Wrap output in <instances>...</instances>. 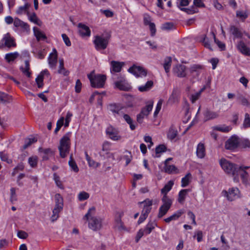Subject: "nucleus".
<instances>
[{"label":"nucleus","instance_id":"obj_1","mask_svg":"<svg viewBox=\"0 0 250 250\" xmlns=\"http://www.w3.org/2000/svg\"><path fill=\"white\" fill-rule=\"evenodd\" d=\"M96 208L92 207L90 208L87 213L83 216V219L88 221V228L93 231L100 229L102 226V219L95 216Z\"/></svg>","mask_w":250,"mask_h":250},{"label":"nucleus","instance_id":"obj_2","mask_svg":"<svg viewBox=\"0 0 250 250\" xmlns=\"http://www.w3.org/2000/svg\"><path fill=\"white\" fill-rule=\"evenodd\" d=\"M219 163L224 171L227 174L233 177L234 182L238 183L239 182L238 165L233 164L224 158L220 159Z\"/></svg>","mask_w":250,"mask_h":250},{"label":"nucleus","instance_id":"obj_3","mask_svg":"<svg viewBox=\"0 0 250 250\" xmlns=\"http://www.w3.org/2000/svg\"><path fill=\"white\" fill-rule=\"evenodd\" d=\"M71 133H66L60 140L58 149L61 157L65 158L69 152L70 148V139Z\"/></svg>","mask_w":250,"mask_h":250},{"label":"nucleus","instance_id":"obj_4","mask_svg":"<svg viewBox=\"0 0 250 250\" xmlns=\"http://www.w3.org/2000/svg\"><path fill=\"white\" fill-rule=\"evenodd\" d=\"M162 200L163 205L160 207L158 214V217L159 218H162L167 214L172 203V200L169 199L167 196H164Z\"/></svg>","mask_w":250,"mask_h":250},{"label":"nucleus","instance_id":"obj_5","mask_svg":"<svg viewBox=\"0 0 250 250\" xmlns=\"http://www.w3.org/2000/svg\"><path fill=\"white\" fill-rule=\"evenodd\" d=\"M128 72L137 77H146L147 76L146 69L141 65L133 64L128 69Z\"/></svg>","mask_w":250,"mask_h":250},{"label":"nucleus","instance_id":"obj_6","mask_svg":"<svg viewBox=\"0 0 250 250\" xmlns=\"http://www.w3.org/2000/svg\"><path fill=\"white\" fill-rule=\"evenodd\" d=\"M153 105L152 101H148L146 105L142 109L140 113L137 116V121L139 123H142L143 119L149 115L152 109Z\"/></svg>","mask_w":250,"mask_h":250},{"label":"nucleus","instance_id":"obj_7","mask_svg":"<svg viewBox=\"0 0 250 250\" xmlns=\"http://www.w3.org/2000/svg\"><path fill=\"white\" fill-rule=\"evenodd\" d=\"M94 43L97 50L104 49L108 43V38L103 36H96L95 37Z\"/></svg>","mask_w":250,"mask_h":250},{"label":"nucleus","instance_id":"obj_8","mask_svg":"<svg viewBox=\"0 0 250 250\" xmlns=\"http://www.w3.org/2000/svg\"><path fill=\"white\" fill-rule=\"evenodd\" d=\"M239 140L236 136H232L227 140L225 143V147L226 149L233 150L239 146Z\"/></svg>","mask_w":250,"mask_h":250},{"label":"nucleus","instance_id":"obj_9","mask_svg":"<svg viewBox=\"0 0 250 250\" xmlns=\"http://www.w3.org/2000/svg\"><path fill=\"white\" fill-rule=\"evenodd\" d=\"M236 47L242 54L246 56H250V47L246 44L243 40L238 41L236 44Z\"/></svg>","mask_w":250,"mask_h":250},{"label":"nucleus","instance_id":"obj_10","mask_svg":"<svg viewBox=\"0 0 250 250\" xmlns=\"http://www.w3.org/2000/svg\"><path fill=\"white\" fill-rule=\"evenodd\" d=\"M2 45L8 48L16 46L15 39L9 33L5 34L1 40Z\"/></svg>","mask_w":250,"mask_h":250},{"label":"nucleus","instance_id":"obj_11","mask_svg":"<svg viewBox=\"0 0 250 250\" xmlns=\"http://www.w3.org/2000/svg\"><path fill=\"white\" fill-rule=\"evenodd\" d=\"M222 193L227 199L230 201H233L239 197V190L236 188H230L228 191H223Z\"/></svg>","mask_w":250,"mask_h":250},{"label":"nucleus","instance_id":"obj_12","mask_svg":"<svg viewBox=\"0 0 250 250\" xmlns=\"http://www.w3.org/2000/svg\"><path fill=\"white\" fill-rule=\"evenodd\" d=\"M119 130L118 129L109 126L106 129V134L109 138L113 141H118L121 139V137L119 134Z\"/></svg>","mask_w":250,"mask_h":250},{"label":"nucleus","instance_id":"obj_13","mask_svg":"<svg viewBox=\"0 0 250 250\" xmlns=\"http://www.w3.org/2000/svg\"><path fill=\"white\" fill-rule=\"evenodd\" d=\"M57 51L56 49L54 48L53 51L49 54L48 58V62L49 67L52 69L56 67L57 62Z\"/></svg>","mask_w":250,"mask_h":250},{"label":"nucleus","instance_id":"obj_14","mask_svg":"<svg viewBox=\"0 0 250 250\" xmlns=\"http://www.w3.org/2000/svg\"><path fill=\"white\" fill-rule=\"evenodd\" d=\"M110 64L111 72L118 73L121 71L122 67L125 65V63L123 62L112 61L110 62Z\"/></svg>","mask_w":250,"mask_h":250},{"label":"nucleus","instance_id":"obj_15","mask_svg":"<svg viewBox=\"0 0 250 250\" xmlns=\"http://www.w3.org/2000/svg\"><path fill=\"white\" fill-rule=\"evenodd\" d=\"M79 33L82 37H89L91 35V31L89 28L86 25L80 23L78 24Z\"/></svg>","mask_w":250,"mask_h":250},{"label":"nucleus","instance_id":"obj_16","mask_svg":"<svg viewBox=\"0 0 250 250\" xmlns=\"http://www.w3.org/2000/svg\"><path fill=\"white\" fill-rule=\"evenodd\" d=\"M115 87L123 91H129L131 88V85L127 83L125 79H121L115 82Z\"/></svg>","mask_w":250,"mask_h":250},{"label":"nucleus","instance_id":"obj_17","mask_svg":"<svg viewBox=\"0 0 250 250\" xmlns=\"http://www.w3.org/2000/svg\"><path fill=\"white\" fill-rule=\"evenodd\" d=\"M139 204L144 205V208L141 214L145 215L147 217L148 214L151 210V206L152 205V200L146 199L143 202H139Z\"/></svg>","mask_w":250,"mask_h":250},{"label":"nucleus","instance_id":"obj_18","mask_svg":"<svg viewBox=\"0 0 250 250\" xmlns=\"http://www.w3.org/2000/svg\"><path fill=\"white\" fill-rule=\"evenodd\" d=\"M186 67L182 64H178L173 67V71L178 77H185L186 76Z\"/></svg>","mask_w":250,"mask_h":250},{"label":"nucleus","instance_id":"obj_19","mask_svg":"<svg viewBox=\"0 0 250 250\" xmlns=\"http://www.w3.org/2000/svg\"><path fill=\"white\" fill-rule=\"evenodd\" d=\"M229 33L233 36L234 39H242L243 33L242 31L237 27L231 25L229 27Z\"/></svg>","mask_w":250,"mask_h":250},{"label":"nucleus","instance_id":"obj_20","mask_svg":"<svg viewBox=\"0 0 250 250\" xmlns=\"http://www.w3.org/2000/svg\"><path fill=\"white\" fill-rule=\"evenodd\" d=\"M14 25L16 27H20L24 32H28L30 31V27L29 25L21 21L18 18H16L14 20Z\"/></svg>","mask_w":250,"mask_h":250},{"label":"nucleus","instance_id":"obj_21","mask_svg":"<svg viewBox=\"0 0 250 250\" xmlns=\"http://www.w3.org/2000/svg\"><path fill=\"white\" fill-rule=\"evenodd\" d=\"M21 70L24 76L29 78L31 75V71L30 68L29 62L25 60L21 67Z\"/></svg>","mask_w":250,"mask_h":250},{"label":"nucleus","instance_id":"obj_22","mask_svg":"<svg viewBox=\"0 0 250 250\" xmlns=\"http://www.w3.org/2000/svg\"><path fill=\"white\" fill-rule=\"evenodd\" d=\"M204 119L205 121L217 118L219 115L217 112L206 109L203 113Z\"/></svg>","mask_w":250,"mask_h":250},{"label":"nucleus","instance_id":"obj_23","mask_svg":"<svg viewBox=\"0 0 250 250\" xmlns=\"http://www.w3.org/2000/svg\"><path fill=\"white\" fill-rule=\"evenodd\" d=\"M184 212L185 210L183 209L178 210L170 216L165 218L164 221L166 223H169L171 221L177 220L184 213Z\"/></svg>","mask_w":250,"mask_h":250},{"label":"nucleus","instance_id":"obj_24","mask_svg":"<svg viewBox=\"0 0 250 250\" xmlns=\"http://www.w3.org/2000/svg\"><path fill=\"white\" fill-rule=\"evenodd\" d=\"M196 153L197 156L199 158L202 159L205 157L206 155V149L203 143L201 142L198 144Z\"/></svg>","mask_w":250,"mask_h":250},{"label":"nucleus","instance_id":"obj_25","mask_svg":"<svg viewBox=\"0 0 250 250\" xmlns=\"http://www.w3.org/2000/svg\"><path fill=\"white\" fill-rule=\"evenodd\" d=\"M92 87L100 88L103 87L105 84V79H89Z\"/></svg>","mask_w":250,"mask_h":250},{"label":"nucleus","instance_id":"obj_26","mask_svg":"<svg viewBox=\"0 0 250 250\" xmlns=\"http://www.w3.org/2000/svg\"><path fill=\"white\" fill-rule=\"evenodd\" d=\"M164 169L165 172L168 174H176L179 172L178 169L175 166L168 165L167 161H165Z\"/></svg>","mask_w":250,"mask_h":250},{"label":"nucleus","instance_id":"obj_27","mask_svg":"<svg viewBox=\"0 0 250 250\" xmlns=\"http://www.w3.org/2000/svg\"><path fill=\"white\" fill-rule=\"evenodd\" d=\"M111 143L108 141H104L102 145V151L100 152L101 156L105 157L107 153L111 150Z\"/></svg>","mask_w":250,"mask_h":250},{"label":"nucleus","instance_id":"obj_28","mask_svg":"<svg viewBox=\"0 0 250 250\" xmlns=\"http://www.w3.org/2000/svg\"><path fill=\"white\" fill-rule=\"evenodd\" d=\"M39 152L43 153L42 159L44 160H47L49 157L53 155V151L49 148H43L40 147L39 149Z\"/></svg>","mask_w":250,"mask_h":250},{"label":"nucleus","instance_id":"obj_29","mask_svg":"<svg viewBox=\"0 0 250 250\" xmlns=\"http://www.w3.org/2000/svg\"><path fill=\"white\" fill-rule=\"evenodd\" d=\"M157 224L154 221H150L146 225L145 228L143 229L145 235H148L151 233L153 229L156 227Z\"/></svg>","mask_w":250,"mask_h":250},{"label":"nucleus","instance_id":"obj_30","mask_svg":"<svg viewBox=\"0 0 250 250\" xmlns=\"http://www.w3.org/2000/svg\"><path fill=\"white\" fill-rule=\"evenodd\" d=\"M180 92L177 89H174L168 99V102L174 104L178 101Z\"/></svg>","mask_w":250,"mask_h":250},{"label":"nucleus","instance_id":"obj_31","mask_svg":"<svg viewBox=\"0 0 250 250\" xmlns=\"http://www.w3.org/2000/svg\"><path fill=\"white\" fill-rule=\"evenodd\" d=\"M33 32L38 41L45 40L46 37L45 34L36 27H33Z\"/></svg>","mask_w":250,"mask_h":250},{"label":"nucleus","instance_id":"obj_32","mask_svg":"<svg viewBox=\"0 0 250 250\" xmlns=\"http://www.w3.org/2000/svg\"><path fill=\"white\" fill-rule=\"evenodd\" d=\"M189 191V189H182L180 191L178 194V201L179 203L181 204H183L185 198L188 194V193Z\"/></svg>","mask_w":250,"mask_h":250},{"label":"nucleus","instance_id":"obj_33","mask_svg":"<svg viewBox=\"0 0 250 250\" xmlns=\"http://www.w3.org/2000/svg\"><path fill=\"white\" fill-rule=\"evenodd\" d=\"M63 207H60L55 206L53 210V214L51 217L52 222L56 221L59 217V213L62 210Z\"/></svg>","mask_w":250,"mask_h":250},{"label":"nucleus","instance_id":"obj_34","mask_svg":"<svg viewBox=\"0 0 250 250\" xmlns=\"http://www.w3.org/2000/svg\"><path fill=\"white\" fill-rule=\"evenodd\" d=\"M12 101L11 96L6 93L0 91V103H9Z\"/></svg>","mask_w":250,"mask_h":250},{"label":"nucleus","instance_id":"obj_35","mask_svg":"<svg viewBox=\"0 0 250 250\" xmlns=\"http://www.w3.org/2000/svg\"><path fill=\"white\" fill-rule=\"evenodd\" d=\"M153 85V82L152 81H147L145 85H142L138 87V89L141 92H145L148 91L151 88Z\"/></svg>","mask_w":250,"mask_h":250},{"label":"nucleus","instance_id":"obj_36","mask_svg":"<svg viewBox=\"0 0 250 250\" xmlns=\"http://www.w3.org/2000/svg\"><path fill=\"white\" fill-rule=\"evenodd\" d=\"M29 20L38 26H42V21L37 17L35 13H33L28 16Z\"/></svg>","mask_w":250,"mask_h":250},{"label":"nucleus","instance_id":"obj_37","mask_svg":"<svg viewBox=\"0 0 250 250\" xmlns=\"http://www.w3.org/2000/svg\"><path fill=\"white\" fill-rule=\"evenodd\" d=\"M123 213H120L119 216L115 219V227L119 230L125 229V227L123 225V223L121 220V217Z\"/></svg>","mask_w":250,"mask_h":250},{"label":"nucleus","instance_id":"obj_38","mask_svg":"<svg viewBox=\"0 0 250 250\" xmlns=\"http://www.w3.org/2000/svg\"><path fill=\"white\" fill-rule=\"evenodd\" d=\"M59 69L58 72L60 74H62L63 76H67L68 75L69 71L66 70L63 66V61L62 59L59 60Z\"/></svg>","mask_w":250,"mask_h":250},{"label":"nucleus","instance_id":"obj_39","mask_svg":"<svg viewBox=\"0 0 250 250\" xmlns=\"http://www.w3.org/2000/svg\"><path fill=\"white\" fill-rule=\"evenodd\" d=\"M124 120L129 125L130 128L133 130L136 128V125L134 124V122L132 118L127 114H124L123 116Z\"/></svg>","mask_w":250,"mask_h":250},{"label":"nucleus","instance_id":"obj_40","mask_svg":"<svg viewBox=\"0 0 250 250\" xmlns=\"http://www.w3.org/2000/svg\"><path fill=\"white\" fill-rule=\"evenodd\" d=\"M240 175L242 183L244 184H248V178L249 177V174L246 171L240 170L239 171V174Z\"/></svg>","mask_w":250,"mask_h":250},{"label":"nucleus","instance_id":"obj_41","mask_svg":"<svg viewBox=\"0 0 250 250\" xmlns=\"http://www.w3.org/2000/svg\"><path fill=\"white\" fill-rule=\"evenodd\" d=\"M174 183L172 181H169L167 184L161 189V192L164 196H167V193L170 190Z\"/></svg>","mask_w":250,"mask_h":250},{"label":"nucleus","instance_id":"obj_42","mask_svg":"<svg viewBox=\"0 0 250 250\" xmlns=\"http://www.w3.org/2000/svg\"><path fill=\"white\" fill-rule=\"evenodd\" d=\"M178 132L177 129L172 126L167 133V137L170 140H173L177 136Z\"/></svg>","mask_w":250,"mask_h":250},{"label":"nucleus","instance_id":"obj_43","mask_svg":"<svg viewBox=\"0 0 250 250\" xmlns=\"http://www.w3.org/2000/svg\"><path fill=\"white\" fill-rule=\"evenodd\" d=\"M231 128L230 126H227L225 125L216 126L214 127V129L223 132H228L231 130Z\"/></svg>","mask_w":250,"mask_h":250},{"label":"nucleus","instance_id":"obj_44","mask_svg":"<svg viewBox=\"0 0 250 250\" xmlns=\"http://www.w3.org/2000/svg\"><path fill=\"white\" fill-rule=\"evenodd\" d=\"M55 206L60 207H63V199L60 194H56L55 196Z\"/></svg>","mask_w":250,"mask_h":250},{"label":"nucleus","instance_id":"obj_45","mask_svg":"<svg viewBox=\"0 0 250 250\" xmlns=\"http://www.w3.org/2000/svg\"><path fill=\"white\" fill-rule=\"evenodd\" d=\"M191 177V175L190 173H188L181 180V186L185 187L187 186L189 183V179Z\"/></svg>","mask_w":250,"mask_h":250},{"label":"nucleus","instance_id":"obj_46","mask_svg":"<svg viewBox=\"0 0 250 250\" xmlns=\"http://www.w3.org/2000/svg\"><path fill=\"white\" fill-rule=\"evenodd\" d=\"M68 164L70 167L71 168L72 170H73L74 172H78L79 171V168L75 161L72 159V155L70 157Z\"/></svg>","mask_w":250,"mask_h":250},{"label":"nucleus","instance_id":"obj_47","mask_svg":"<svg viewBox=\"0 0 250 250\" xmlns=\"http://www.w3.org/2000/svg\"><path fill=\"white\" fill-rule=\"evenodd\" d=\"M19 54L17 52L8 53L5 55V59L7 62H10L14 61L18 57Z\"/></svg>","mask_w":250,"mask_h":250},{"label":"nucleus","instance_id":"obj_48","mask_svg":"<svg viewBox=\"0 0 250 250\" xmlns=\"http://www.w3.org/2000/svg\"><path fill=\"white\" fill-rule=\"evenodd\" d=\"M205 90V88H202L198 92L191 96L190 100L192 103H195L200 97L201 94Z\"/></svg>","mask_w":250,"mask_h":250},{"label":"nucleus","instance_id":"obj_49","mask_svg":"<svg viewBox=\"0 0 250 250\" xmlns=\"http://www.w3.org/2000/svg\"><path fill=\"white\" fill-rule=\"evenodd\" d=\"M89 197V194L85 191L80 192L78 195V198L80 201L87 200Z\"/></svg>","mask_w":250,"mask_h":250},{"label":"nucleus","instance_id":"obj_50","mask_svg":"<svg viewBox=\"0 0 250 250\" xmlns=\"http://www.w3.org/2000/svg\"><path fill=\"white\" fill-rule=\"evenodd\" d=\"M37 141V139H36L35 137L26 139L25 141V144L23 146V148L24 149H26L31 144L36 142Z\"/></svg>","mask_w":250,"mask_h":250},{"label":"nucleus","instance_id":"obj_51","mask_svg":"<svg viewBox=\"0 0 250 250\" xmlns=\"http://www.w3.org/2000/svg\"><path fill=\"white\" fill-rule=\"evenodd\" d=\"M37 163L38 157L36 156H33L29 158L28 163L31 167H35L37 165Z\"/></svg>","mask_w":250,"mask_h":250},{"label":"nucleus","instance_id":"obj_52","mask_svg":"<svg viewBox=\"0 0 250 250\" xmlns=\"http://www.w3.org/2000/svg\"><path fill=\"white\" fill-rule=\"evenodd\" d=\"M29 6L30 4L28 3H26L23 6L19 7L17 9L16 13L18 14H21L25 12Z\"/></svg>","mask_w":250,"mask_h":250},{"label":"nucleus","instance_id":"obj_53","mask_svg":"<svg viewBox=\"0 0 250 250\" xmlns=\"http://www.w3.org/2000/svg\"><path fill=\"white\" fill-rule=\"evenodd\" d=\"M0 158L2 161H5L8 164H11L12 163V160L9 159L7 154L4 152H0Z\"/></svg>","mask_w":250,"mask_h":250},{"label":"nucleus","instance_id":"obj_54","mask_svg":"<svg viewBox=\"0 0 250 250\" xmlns=\"http://www.w3.org/2000/svg\"><path fill=\"white\" fill-rule=\"evenodd\" d=\"M171 64V58H167L164 63V67L166 72L167 73L169 71Z\"/></svg>","mask_w":250,"mask_h":250},{"label":"nucleus","instance_id":"obj_55","mask_svg":"<svg viewBox=\"0 0 250 250\" xmlns=\"http://www.w3.org/2000/svg\"><path fill=\"white\" fill-rule=\"evenodd\" d=\"M239 145L244 148H250V141L248 139L242 140Z\"/></svg>","mask_w":250,"mask_h":250},{"label":"nucleus","instance_id":"obj_56","mask_svg":"<svg viewBox=\"0 0 250 250\" xmlns=\"http://www.w3.org/2000/svg\"><path fill=\"white\" fill-rule=\"evenodd\" d=\"M243 126L245 128L250 127V117L249 114L248 113L245 114Z\"/></svg>","mask_w":250,"mask_h":250},{"label":"nucleus","instance_id":"obj_57","mask_svg":"<svg viewBox=\"0 0 250 250\" xmlns=\"http://www.w3.org/2000/svg\"><path fill=\"white\" fill-rule=\"evenodd\" d=\"M125 154L123 156V158L125 160L126 164L125 165H128L130 162H131L132 159V155L130 152L126 151L125 152Z\"/></svg>","mask_w":250,"mask_h":250},{"label":"nucleus","instance_id":"obj_58","mask_svg":"<svg viewBox=\"0 0 250 250\" xmlns=\"http://www.w3.org/2000/svg\"><path fill=\"white\" fill-rule=\"evenodd\" d=\"M64 118L62 117L59 120L57 123V126L55 129V133H57L58 131L60 129L62 126L63 125Z\"/></svg>","mask_w":250,"mask_h":250},{"label":"nucleus","instance_id":"obj_59","mask_svg":"<svg viewBox=\"0 0 250 250\" xmlns=\"http://www.w3.org/2000/svg\"><path fill=\"white\" fill-rule=\"evenodd\" d=\"M88 78H105V76L103 74H98L96 75L95 71L93 70L89 74H87Z\"/></svg>","mask_w":250,"mask_h":250},{"label":"nucleus","instance_id":"obj_60","mask_svg":"<svg viewBox=\"0 0 250 250\" xmlns=\"http://www.w3.org/2000/svg\"><path fill=\"white\" fill-rule=\"evenodd\" d=\"M53 179L57 185V186L61 188H63V187L62 184V182L60 181V177L56 174H53Z\"/></svg>","mask_w":250,"mask_h":250},{"label":"nucleus","instance_id":"obj_61","mask_svg":"<svg viewBox=\"0 0 250 250\" xmlns=\"http://www.w3.org/2000/svg\"><path fill=\"white\" fill-rule=\"evenodd\" d=\"M174 24L172 22H166L163 24L162 29L164 30H169L173 29Z\"/></svg>","mask_w":250,"mask_h":250},{"label":"nucleus","instance_id":"obj_62","mask_svg":"<svg viewBox=\"0 0 250 250\" xmlns=\"http://www.w3.org/2000/svg\"><path fill=\"white\" fill-rule=\"evenodd\" d=\"M236 16L242 20H245L248 17V14L246 11H237L236 12Z\"/></svg>","mask_w":250,"mask_h":250},{"label":"nucleus","instance_id":"obj_63","mask_svg":"<svg viewBox=\"0 0 250 250\" xmlns=\"http://www.w3.org/2000/svg\"><path fill=\"white\" fill-rule=\"evenodd\" d=\"M190 69L192 73L196 71L199 72L202 69V66L199 64H193L191 66Z\"/></svg>","mask_w":250,"mask_h":250},{"label":"nucleus","instance_id":"obj_64","mask_svg":"<svg viewBox=\"0 0 250 250\" xmlns=\"http://www.w3.org/2000/svg\"><path fill=\"white\" fill-rule=\"evenodd\" d=\"M166 147L164 145H161L158 146L155 149L156 154L157 155L159 153L164 152L166 150Z\"/></svg>","mask_w":250,"mask_h":250}]
</instances>
